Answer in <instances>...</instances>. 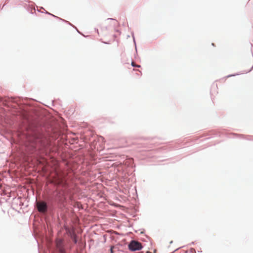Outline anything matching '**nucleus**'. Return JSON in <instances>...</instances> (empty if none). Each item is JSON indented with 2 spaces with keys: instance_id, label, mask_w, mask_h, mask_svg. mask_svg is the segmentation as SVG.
<instances>
[{
  "instance_id": "nucleus-8",
  "label": "nucleus",
  "mask_w": 253,
  "mask_h": 253,
  "mask_svg": "<svg viewBox=\"0 0 253 253\" xmlns=\"http://www.w3.org/2000/svg\"><path fill=\"white\" fill-rule=\"evenodd\" d=\"M74 242H75V243H77V240H76V239H74Z\"/></svg>"
},
{
  "instance_id": "nucleus-6",
  "label": "nucleus",
  "mask_w": 253,
  "mask_h": 253,
  "mask_svg": "<svg viewBox=\"0 0 253 253\" xmlns=\"http://www.w3.org/2000/svg\"><path fill=\"white\" fill-rule=\"evenodd\" d=\"M113 248H114L113 247H111V249H110L111 253H113Z\"/></svg>"
},
{
  "instance_id": "nucleus-4",
  "label": "nucleus",
  "mask_w": 253,
  "mask_h": 253,
  "mask_svg": "<svg viewBox=\"0 0 253 253\" xmlns=\"http://www.w3.org/2000/svg\"><path fill=\"white\" fill-rule=\"evenodd\" d=\"M116 23H117V21L113 19H111L110 20H109L107 22V24L108 25H112V24L115 25Z\"/></svg>"
},
{
  "instance_id": "nucleus-2",
  "label": "nucleus",
  "mask_w": 253,
  "mask_h": 253,
  "mask_svg": "<svg viewBox=\"0 0 253 253\" xmlns=\"http://www.w3.org/2000/svg\"><path fill=\"white\" fill-rule=\"evenodd\" d=\"M38 211L41 212H44L47 210L46 204L44 202H38L37 203Z\"/></svg>"
},
{
  "instance_id": "nucleus-3",
  "label": "nucleus",
  "mask_w": 253,
  "mask_h": 253,
  "mask_svg": "<svg viewBox=\"0 0 253 253\" xmlns=\"http://www.w3.org/2000/svg\"><path fill=\"white\" fill-rule=\"evenodd\" d=\"M56 247L60 253H65L62 240L57 239L56 240Z\"/></svg>"
},
{
  "instance_id": "nucleus-1",
  "label": "nucleus",
  "mask_w": 253,
  "mask_h": 253,
  "mask_svg": "<svg viewBox=\"0 0 253 253\" xmlns=\"http://www.w3.org/2000/svg\"><path fill=\"white\" fill-rule=\"evenodd\" d=\"M141 244L136 241H132L128 245V248L132 251H138L142 249Z\"/></svg>"
},
{
  "instance_id": "nucleus-5",
  "label": "nucleus",
  "mask_w": 253,
  "mask_h": 253,
  "mask_svg": "<svg viewBox=\"0 0 253 253\" xmlns=\"http://www.w3.org/2000/svg\"><path fill=\"white\" fill-rule=\"evenodd\" d=\"M131 65L133 67H140V66L139 65H136L134 62H131Z\"/></svg>"
},
{
  "instance_id": "nucleus-7",
  "label": "nucleus",
  "mask_w": 253,
  "mask_h": 253,
  "mask_svg": "<svg viewBox=\"0 0 253 253\" xmlns=\"http://www.w3.org/2000/svg\"><path fill=\"white\" fill-rule=\"evenodd\" d=\"M39 139L37 138V139H35V143H37V142H39Z\"/></svg>"
}]
</instances>
